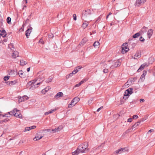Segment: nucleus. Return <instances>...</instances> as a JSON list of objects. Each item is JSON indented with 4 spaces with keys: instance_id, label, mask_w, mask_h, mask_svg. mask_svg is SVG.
Returning a JSON list of instances; mask_svg holds the SVG:
<instances>
[{
    "instance_id": "obj_1",
    "label": "nucleus",
    "mask_w": 155,
    "mask_h": 155,
    "mask_svg": "<svg viewBox=\"0 0 155 155\" xmlns=\"http://www.w3.org/2000/svg\"><path fill=\"white\" fill-rule=\"evenodd\" d=\"M88 144L87 143H84L79 145L77 148L78 150L80 153H85L89 150L87 148Z\"/></svg>"
},
{
    "instance_id": "obj_39",
    "label": "nucleus",
    "mask_w": 155,
    "mask_h": 155,
    "mask_svg": "<svg viewBox=\"0 0 155 155\" xmlns=\"http://www.w3.org/2000/svg\"><path fill=\"white\" fill-rule=\"evenodd\" d=\"M63 128V127L62 126H59L57 128H56V130L57 131H59L61 130Z\"/></svg>"
},
{
    "instance_id": "obj_41",
    "label": "nucleus",
    "mask_w": 155,
    "mask_h": 155,
    "mask_svg": "<svg viewBox=\"0 0 155 155\" xmlns=\"http://www.w3.org/2000/svg\"><path fill=\"white\" fill-rule=\"evenodd\" d=\"M9 78V76H5L4 78V81H6L8 80Z\"/></svg>"
},
{
    "instance_id": "obj_7",
    "label": "nucleus",
    "mask_w": 155,
    "mask_h": 155,
    "mask_svg": "<svg viewBox=\"0 0 155 155\" xmlns=\"http://www.w3.org/2000/svg\"><path fill=\"white\" fill-rule=\"evenodd\" d=\"M120 62L119 60L117 61L114 62L113 65L111 66L110 68L111 69H113L114 68L117 67L118 66H120Z\"/></svg>"
},
{
    "instance_id": "obj_58",
    "label": "nucleus",
    "mask_w": 155,
    "mask_h": 155,
    "mask_svg": "<svg viewBox=\"0 0 155 155\" xmlns=\"http://www.w3.org/2000/svg\"><path fill=\"white\" fill-rule=\"evenodd\" d=\"M52 133H55V132H57V130H56V128H55L54 129L52 130Z\"/></svg>"
},
{
    "instance_id": "obj_30",
    "label": "nucleus",
    "mask_w": 155,
    "mask_h": 155,
    "mask_svg": "<svg viewBox=\"0 0 155 155\" xmlns=\"http://www.w3.org/2000/svg\"><path fill=\"white\" fill-rule=\"evenodd\" d=\"M80 152L78 151V150L77 149L74 152H72V155H78Z\"/></svg>"
},
{
    "instance_id": "obj_14",
    "label": "nucleus",
    "mask_w": 155,
    "mask_h": 155,
    "mask_svg": "<svg viewBox=\"0 0 155 155\" xmlns=\"http://www.w3.org/2000/svg\"><path fill=\"white\" fill-rule=\"evenodd\" d=\"M132 81H133V80H129L127 82H126L125 84H124V87H128L130 85L132 84Z\"/></svg>"
},
{
    "instance_id": "obj_20",
    "label": "nucleus",
    "mask_w": 155,
    "mask_h": 155,
    "mask_svg": "<svg viewBox=\"0 0 155 155\" xmlns=\"http://www.w3.org/2000/svg\"><path fill=\"white\" fill-rule=\"evenodd\" d=\"M142 34L140 33V32H137L133 36V38H136L138 37Z\"/></svg>"
},
{
    "instance_id": "obj_11",
    "label": "nucleus",
    "mask_w": 155,
    "mask_h": 155,
    "mask_svg": "<svg viewBox=\"0 0 155 155\" xmlns=\"http://www.w3.org/2000/svg\"><path fill=\"white\" fill-rule=\"evenodd\" d=\"M32 31V28H30L28 29L25 32V35L27 38H28V37L30 36V35Z\"/></svg>"
},
{
    "instance_id": "obj_32",
    "label": "nucleus",
    "mask_w": 155,
    "mask_h": 155,
    "mask_svg": "<svg viewBox=\"0 0 155 155\" xmlns=\"http://www.w3.org/2000/svg\"><path fill=\"white\" fill-rule=\"evenodd\" d=\"M145 76L143 74H142L139 79V81L142 82L145 79Z\"/></svg>"
},
{
    "instance_id": "obj_9",
    "label": "nucleus",
    "mask_w": 155,
    "mask_h": 155,
    "mask_svg": "<svg viewBox=\"0 0 155 155\" xmlns=\"http://www.w3.org/2000/svg\"><path fill=\"white\" fill-rule=\"evenodd\" d=\"M33 83V82H32V81H29L27 84V86H30L31 85H32L29 88V89H34L35 88H37L38 86H35V85H32V84Z\"/></svg>"
},
{
    "instance_id": "obj_55",
    "label": "nucleus",
    "mask_w": 155,
    "mask_h": 155,
    "mask_svg": "<svg viewBox=\"0 0 155 155\" xmlns=\"http://www.w3.org/2000/svg\"><path fill=\"white\" fill-rule=\"evenodd\" d=\"M132 120V118H129L128 119L127 121L129 122H131Z\"/></svg>"
},
{
    "instance_id": "obj_46",
    "label": "nucleus",
    "mask_w": 155,
    "mask_h": 155,
    "mask_svg": "<svg viewBox=\"0 0 155 155\" xmlns=\"http://www.w3.org/2000/svg\"><path fill=\"white\" fill-rule=\"evenodd\" d=\"M120 150H121V151L122 152V153L123 152H125L126 151V148H121Z\"/></svg>"
},
{
    "instance_id": "obj_51",
    "label": "nucleus",
    "mask_w": 155,
    "mask_h": 155,
    "mask_svg": "<svg viewBox=\"0 0 155 155\" xmlns=\"http://www.w3.org/2000/svg\"><path fill=\"white\" fill-rule=\"evenodd\" d=\"M129 93H127V92H126L125 91L124 93V95L125 96H129Z\"/></svg>"
},
{
    "instance_id": "obj_27",
    "label": "nucleus",
    "mask_w": 155,
    "mask_h": 155,
    "mask_svg": "<svg viewBox=\"0 0 155 155\" xmlns=\"http://www.w3.org/2000/svg\"><path fill=\"white\" fill-rule=\"evenodd\" d=\"M93 45L95 48H97L98 46L99 45V42L97 41H95L94 42Z\"/></svg>"
},
{
    "instance_id": "obj_16",
    "label": "nucleus",
    "mask_w": 155,
    "mask_h": 155,
    "mask_svg": "<svg viewBox=\"0 0 155 155\" xmlns=\"http://www.w3.org/2000/svg\"><path fill=\"white\" fill-rule=\"evenodd\" d=\"M153 33V31L152 29L149 30L147 32V37L149 38H150L151 36L152 35Z\"/></svg>"
},
{
    "instance_id": "obj_19",
    "label": "nucleus",
    "mask_w": 155,
    "mask_h": 155,
    "mask_svg": "<svg viewBox=\"0 0 155 155\" xmlns=\"http://www.w3.org/2000/svg\"><path fill=\"white\" fill-rule=\"evenodd\" d=\"M88 40L86 38H84L82 39L81 42L80 43V45L81 46H82Z\"/></svg>"
},
{
    "instance_id": "obj_31",
    "label": "nucleus",
    "mask_w": 155,
    "mask_h": 155,
    "mask_svg": "<svg viewBox=\"0 0 155 155\" xmlns=\"http://www.w3.org/2000/svg\"><path fill=\"white\" fill-rule=\"evenodd\" d=\"M27 62L24 61L23 60H21L20 62V64L21 66H24L27 64Z\"/></svg>"
},
{
    "instance_id": "obj_3",
    "label": "nucleus",
    "mask_w": 155,
    "mask_h": 155,
    "mask_svg": "<svg viewBox=\"0 0 155 155\" xmlns=\"http://www.w3.org/2000/svg\"><path fill=\"white\" fill-rule=\"evenodd\" d=\"M80 100L79 97H76L72 100L71 103L68 105V107L71 108L74 106Z\"/></svg>"
},
{
    "instance_id": "obj_2",
    "label": "nucleus",
    "mask_w": 155,
    "mask_h": 155,
    "mask_svg": "<svg viewBox=\"0 0 155 155\" xmlns=\"http://www.w3.org/2000/svg\"><path fill=\"white\" fill-rule=\"evenodd\" d=\"M91 14V10L90 9H87L84 11L82 14V18L83 20H84L88 17Z\"/></svg>"
},
{
    "instance_id": "obj_38",
    "label": "nucleus",
    "mask_w": 155,
    "mask_h": 155,
    "mask_svg": "<svg viewBox=\"0 0 155 155\" xmlns=\"http://www.w3.org/2000/svg\"><path fill=\"white\" fill-rule=\"evenodd\" d=\"M11 18L10 17H8L7 19V22L8 24H10L11 23Z\"/></svg>"
},
{
    "instance_id": "obj_45",
    "label": "nucleus",
    "mask_w": 155,
    "mask_h": 155,
    "mask_svg": "<svg viewBox=\"0 0 155 155\" xmlns=\"http://www.w3.org/2000/svg\"><path fill=\"white\" fill-rule=\"evenodd\" d=\"M56 110H57L56 109H53V110H50L49 111V113H50V114L52 113L54 111H55Z\"/></svg>"
},
{
    "instance_id": "obj_63",
    "label": "nucleus",
    "mask_w": 155,
    "mask_h": 155,
    "mask_svg": "<svg viewBox=\"0 0 155 155\" xmlns=\"http://www.w3.org/2000/svg\"><path fill=\"white\" fill-rule=\"evenodd\" d=\"M145 119H144V118H142V119L140 120V122H141V121L143 122V121H145Z\"/></svg>"
},
{
    "instance_id": "obj_52",
    "label": "nucleus",
    "mask_w": 155,
    "mask_h": 155,
    "mask_svg": "<svg viewBox=\"0 0 155 155\" xmlns=\"http://www.w3.org/2000/svg\"><path fill=\"white\" fill-rule=\"evenodd\" d=\"M153 129H151L150 130H149L148 132H147V134H150L151 132H152L153 131Z\"/></svg>"
},
{
    "instance_id": "obj_40",
    "label": "nucleus",
    "mask_w": 155,
    "mask_h": 155,
    "mask_svg": "<svg viewBox=\"0 0 155 155\" xmlns=\"http://www.w3.org/2000/svg\"><path fill=\"white\" fill-rule=\"evenodd\" d=\"M23 73H22V71H19V72H18V74L20 76V77H23V76H22V74H23Z\"/></svg>"
},
{
    "instance_id": "obj_33",
    "label": "nucleus",
    "mask_w": 155,
    "mask_h": 155,
    "mask_svg": "<svg viewBox=\"0 0 155 155\" xmlns=\"http://www.w3.org/2000/svg\"><path fill=\"white\" fill-rule=\"evenodd\" d=\"M16 83V82L15 81H11L10 82H7V84H9L10 85H12L15 84Z\"/></svg>"
},
{
    "instance_id": "obj_43",
    "label": "nucleus",
    "mask_w": 155,
    "mask_h": 155,
    "mask_svg": "<svg viewBox=\"0 0 155 155\" xmlns=\"http://www.w3.org/2000/svg\"><path fill=\"white\" fill-rule=\"evenodd\" d=\"M47 92V90L45 89H43L41 91V92L43 94H45L46 92Z\"/></svg>"
},
{
    "instance_id": "obj_64",
    "label": "nucleus",
    "mask_w": 155,
    "mask_h": 155,
    "mask_svg": "<svg viewBox=\"0 0 155 155\" xmlns=\"http://www.w3.org/2000/svg\"><path fill=\"white\" fill-rule=\"evenodd\" d=\"M49 114H50V113H49V111H48V112H47L45 113V115H48Z\"/></svg>"
},
{
    "instance_id": "obj_42",
    "label": "nucleus",
    "mask_w": 155,
    "mask_h": 155,
    "mask_svg": "<svg viewBox=\"0 0 155 155\" xmlns=\"http://www.w3.org/2000/svg\"><path fill=\"white\" fill-rule=\"evenodd\" d=\"M30 130V127H26L25 128V130L24 131V132H26L28 131H29Z\"/></svg>"
},
{
    "instance_id": "obj_24",
    "label": "nucleus",
    "mask_w": 155,
    "mask_h": 155,
    "mask_svg": "<svg viewBox=\"0 0 155 155\" xmlns=\"http://www.w3.org/2000/svg\"><path fill=\"white\" fill-rule=\"evenodd\" d=\"M88 23L87 22V21H86L83 24L82 27L84 28H85L88 26Z\"/></svg>"
},
{
    "instance_id": "obj_25",
    "label": "nucleus",
    "mask_w": 155,
    "mask_h": 155,
    "mask_svg": "<svg viewBox=\"0 0 155 155\" xmlns=\"http://www.w3.org/2000/svg\"><path fill=\"white\" fill-rule=\"evenodd\" d=\"M140 123V121H138L134 124L132 126L133 128H136L138 126Z\"/></svg>"
},
{
    "instance_id": "obj_13",
    "label": "nucleus",
    "mask_w": 155,
    "mask_h": 155,
    "mask_svg": "<svg viewBox=\"0 0 155 155\" xmlns=\"http://www.w3.org/2000/svg\"><path fill=\"white\" fill-rule=\"evenodd\" d=\"M9 74L12 77H14L17 74V72L16 71L11 70L10 71Z\"/></svg>"
},
{
    "instance_id": "obj_5",
    "label": "nucleus",
    "mask_w": 155,
    "mask_h": 155,
    "mask_svg": "<svg viewBox=\"0 0 155 155\" xmlns=\"http://www.w3.org/2000/svg\"><path fill=\"white\" fill-rule=\"evenodd\" d=\"M127 44L125 43L122 45V53L124 54L126 53L129 50V49L127 47Z\"/></svg>"
},
{
    "instance_id": "obj_49",
    "label": "nucleus",
    "mask_w": 155,
    "mask_h": 155,
    "mask_svg": "<svg viewBox=\"0 0 155 155\" xmlns=\"http://www.w3.org/2000/svg\"><path fill=\"white\" fill-rule=\"evenodd\" d=\"M103 71L104 73H107L108 72V71L107 69H104Z\"/></svg>"
},
{
    "instance_id": "obj_54",
    "label": "nucleus",
    "mask_w": 155,
    "mask_h": 155,
    "mask_svg": "<svg viewBox=\"0 0 155 155\" xmlns=\"http://www.w3.org/2000/svg\"><path fill=\"white\" fill-rule=\"evenodd\" d=\"M138 116L137 115H135L133 116V118L136 119L138 118Z\"/></svg>"
},
{
    "instance_id": "obj_56",
    "label": "nucleus",
    "mask_w": 155,
    "mask_h": 155,
    "mask_svg": "<svg viewBox=\"0 0 155 155\" xmlns=\"http://www.w3.org/2000/svg\"><path fill=\"white\" fill-rule=\"evenodd\" d=\"M54 36L52 34H51L48 35V37L49 38H52Z\"/></svg>"
},
{
    "instance_id": "obj_17",
    "label": "nucleus",
    "mask_w": 155,
    "mask_h": 155,
    "mask_svg": "<svg viewBox=\"0 0 155 155\" xmlns=\"http://www.w3.org/2000/svg\"><path fill=\"white\" fill-rule=\"evenodd\" d=\"M19 53L17 51H14L12 53V57L13 58H16L17 57H18Z\"/></svg>"
},
{
    "instance_id": "obj_18",
    "label": "nucleus",
    "mask_w": 155,
    "mask_h": 155,
    "mask_svg": "<svg viewBox=\"0 0 155 155\" xmlns=\"http://www.w3.org/2000/svg\"><path fill=\"white\" fill-rule=\"evenodd\" d=\"M63 95V94L62 92H59L55 95L54 97L55 98L58 99L60 97H62Z\"/></svg>"
},
{
    "instance_id": "obj_4",
    "label": "nucleus",
    "mask_w": 155,
    "mask_h": 155,
    "mask_svg": "<svg viewBox=\"0 0 155 155\" xmlns=\"http://www.w3.org/2000/svg\"><path fill=\"white\" fill-rule=\"evenodd\" d=\"M147 0H136L134 5L136 7H139L143 5Z\"/></svg>"
},
{
    "instance_id": "obj_53",
    "label": "nucleus",
    "mask_w": 155,
    "mask_h": 155,
    "mask_svg": "<svg viewBox=\"0 0 155 155\" xmlns=\"http://www.w3.org/2000/svg\"><path fill=\"white\" fill-rule=\"evenodd\" d=\"M39 42L42 43V44H43L44 43V42L43 41V40L42 39H41L39 41Z\"/></svg>"
},
{
    "instance_id": "obj_22",
    "label": "nucleus",
    "mask_w": 155,
    "mask_h": 155,
    "mask_svg": "<svg viewBox=\"0 0 155 155\" xmlns=\"http://www.w3.org/2000/svg\"><path fill=\"white\" fill-rule=\"evenodd\" d=\"M15 112H17V109L16 108L14 109L12 111L8 112V113L10 115H14L15 116Z\"/></svg>"
},
{
    "instance_id": "obj_8",
    "label": "nucleus",
    "mask_w": 155,
    "mask_h": 155,
    "mask_svg": "<svg viewBox=\"0 0 155 155\" xmlns=\"http://www.w3.org/2000/svg\"><path fill=\"white\" fill-rule=\"evenodd\" d=\"M29 97L26 95H24L22 97H21L19 98L18 102H21L25 100L28 99Z\"/></svg>"
},
{
    "instance_id": "obj_10",
    "label": "nucleus",
    "mask_w": 155,
    "mask_h": 155,
    "mask_svg": "<svg viewBox=\"0 0 155 155\" xmlns=\"http://www.w3.org/2000/svg\"><path fill=\"white\" fill-rule=\"evenodd\" d=\"M15 116L16 117L19 118H21L22 117V115L20 113L19 110H17V112H15Z\"/></svg>"
},
{
    "instance_id": "obj_36",
    "label": "nucleus",
    "mask_w": 155,
    "mask_h": 155,
    "mask_svg": "<svg viewBox=\"0 0 155 155\" xmlns=\"http://www.w3.org/2000/svg\"><path fill=\"white\" fill-rule=\"evenodd\" d=\"M2 36L3 37H5L6 35V32L5 30H2V31H1Z\"/></svg>"
},
{
    "instance_id": "obj_34",
    "label": "nucleus",
    "mask_w": 155,
    "mask_h": 155,
    "mask_svg": "<svg viewBox=\"0 0 155 155\" xmlns=\"http://www.w3.org/2000/svg\"><path fill=\"white\" fill-rule=\"evenodd\" d=\"M132 130L131 128H130V129H128V130H126L125 132L123 134V135H125L127 133H128L129 132H131Z\"/></svg>"
},
{
    "instance_id": "obj_50",
    "label": "nucleus",
    "mask_w": 155,
    "mask_h": 155,
    "mask_svg": "<svg viewBox=\"0 0 155 155\" xmlns=\"http://www.w3.org/2000/svg\"><path fill=\"white\" fill-rule=\"evenodd\" d=\"M140 40L141 41H144V38L142 37H141L140 38Z\"/></svg>"
},
{
    "instance_id": "obj_28",
    "label": "nucleus",
    "mask_w": 155,
    "mask_h": 155,
    "mask_svg": "<svg viewBox=\"0 0 155 155\" xmlns=\"http://www.w3.org/2000/svg\"><path fill=\"white\" fill-rule=\"evenodd\" d=\"M43 137V136H40V138H38L37 137V135L36 134V137L33 139V140L35 141L38 140H39L40 139H41Z\"/></svg>"
},
{
    "instance_id": "obj_37",
    "label": "nucleus",
    "mask_w": 155,
    "mask_h": 155,
    "mask_svg": "<svg viewBox=\"0 0 155 155\" xmlns=\"http://www.w3.org/2000/svg\"><path fill=\"white\" fill-rule=\"evenodd\" d=\"M122 153V152L121 151L120 149H118L114 152V154H117L118 153Z\"/></svg>"
},
{
    "instance_id": "obj_59",
    "label": "nucleus",
    "mask_w": 155,
    "mask_h": 155,
    "mask_svg": "<svg viewBox=\"0 0 155 155\" xmlns=\"http://www.w3.org/2000/svg\"><path fill=\"white\" fill-rule=\"evenodd\" d=\"M51 88L50 87H46L45 88V89H46V90H47V91L49 89Z\"/></svg>"
},
{
    "instance_id": "obj_21",
    "label": "nucleus",
    "mask_w": 155,
    "mask_h": 155,
    "mask_svg": "<svg viewBox=\"0 0 155 155\" xmlns=\"http://www.w3.org/2000/svg\"><path fill=\"white\" fill-rule=\"evenodd\" d=\"M86 81V80H83L82 81H81L79 83L77 84H76L75 86H74V87H79V86H80L83 83H84V82L85 81Z\"/></svg>"
},
{
    "instance_id": "obj_35",
    "label": "nucleus",
    "mask_w": 155,
    "mask_h": 155,
    "mask_svg": "<svg viewBox=\"0 0 155 155\" xmlns=\"http://www.w3.org/2000/svg\"><path fill=\"white\" fill-rule=\"evenodd\" d=\"M132 89L131 88H129L127 90L125 91L129 93L130 94H131L132 93Z\"/></svg>"
},
{
    "instance_id": "obj_44",
    "label": "nucleus",
    "mask_w": 155,
    "mask_h": 155,
    "mask_svg": "<svg viewBox=\"0 0 155 155\" xmlns=\"http://www.w3.org/2000/svg\"><path fill=\"white\" fill-rule=\"evenodd\" d=\"M101 16H100L97 18V20L96 21L97 22V21H100L101 19Z\"/></svg>"
},
{
    "instance_id": "obj_23",
    "label": "nucleus",
    "mask_w": 155,
    "mask_h": 155,
    "mask_svg": "<svg viewBox=\"0 0 155 155\" xmlns=\"http://www.w3.org/2000/svg\"><path fill=\"white\" fill-rule=\"evenodd\" d=\"M147 29V27H143L141 30L140 31V33L142 34V33H143L144 32H146Z\"/></svg>"
},
{
    "instance_id": "obj_47",
    "label": "nucleus",
    "mask_w": 155,
    "mask_h": 155,
    "mask_svg": "<svg viewBox=\"0 0 155 155\" xmlns=\"http://www.w3.org/2000/svg\"><path fill=\"white\" fill-rule=\"evenodd\" d=\"M73 19L74 20H77L76 15L75 14H74L73 15Z\"/></svg>"
},
{
    "instance_id": "obj_12",
    "label": "nucleus",
    "mask_w": 155,
    "mask_h": 155,
    "mask_svg": "<svg viewBox=\"0 0 155 155\" xmlns=\"http://www.w3.org/2000/svg\"><path fill=\"white\" fill-rule=\"evenodd\" d=\"M148 66V64L147 63H143L141 65L140 68L137 70V71L138 72L142 70L145 67L147 66Z\"/></svg>"
},
{
    "instance_id": "obj_15",
    "label": "nucleus",
    "mask_w": 155,
    "mask_h": 155,
    "mask_svg": "<svg viewBox=\"0 0 155 155\" xmlns=\"http://www.w3.org/2000/svg\"><path fill=\"white\" fill-rule=\"evenodd\" d=\"M82 68V67L81 66H78L77 67L75 68H74V70L72 71L73 73H74V74H76Z\"/></svg>"
},
{
    "instance_id": "obj_48",
    "label": "nucleus",
    "mask_w": 155,
    "mask_h": 155,
    "mask_svg": "<svg viewBox=\"0 0 155 155\" xmlns=\"http://www.w3.org/2000/svg\"><path fill=\"white\" fill-rule=\"evenodd\" d=\"M30 127V130L32 129H34L36 127V126H32L29 127Z\"/></svg>"
},
{
    "instance_id": "obj_29",
    "label": "nucleus",
    "mask_w": 155,
    "mask_h": 155,
    "mask_svg": "<svg viewBox=\"0 0 155 155\" xmlns=\"http://www.w3.org/2000/svg\"><path fill=\"white\" fill-rule=\"evenodd\" d=\"M42 79L43 80V81L44 80V77L43 76H39L37 79L36 80V81H40Z\"/></svg>"
},
{
    "instance_id": "obj_60",
    "label": "nucleus",
    "mask_w": 155,
    "mask_h": 155,
    "mask_svg": "<svg viewBox=\"0 0 155 155\" xmlns=\"http://www.w3.org/2000/svg\"><path fill=\"white\" fill-rule=\"evenodd\" d=\"M147 72L146 71H143V74H143L145 76V75L147 74Z\"/></svg>"
},
{
    "instance_id": "obj_62",
    "label": "nucleus",
    "mask_w": 155,
    "mask_h": 155,
    "mask_svg": "<svg viewBox=\"0 0 155 155\" xmlns=\"http://www.w3.org/2000/svg\"><path fill=\"white\" fill-rule=\"evenodd\" d=\"M140 102H143L144 101V99H141L140 100Z\"/></svg>"
},
{
    "instance_id": "obj_26",
    "label": "nucleus",
    "mask_w": 155,
    "mask_h": 155,
    "mask_svg": "<svg viewBox=\"0 0 155 155\" xmlns=\"http://www.w3.org/2000/svg\"><path fill=\"white\" fill-rule=\"evenodd\" d=\"M53 79V78L52 76H50L48 79H47L46 81V82L47 83H49L50 82H51V81Z\"/></svg>"
},
{
    "instance_id": "obj_61",
    "label": "nucleus",
    "mask_w": 155,
    "mask_h": 155,
    "mask_svg": "<svg viewBox=\"0 0 155 155\" xmlns=\"http://www.w3.org/2000/svg\"><path fill=\"white\" fill-rule=\"evenodd\" d=\"M73 74H74V73H73V72H72L71 73H70L69 74V76L71 77L73 75Z\"/></svg>"
},
{
    "instance_id": "obj_6",
    "label": "nucleus",
    "mask_w": 155,
    "mask_h": 155,
    "mask_svg": "<svg viewBox=\"0 0 155 155\" xmlns=\"http://www.w3.org/2000/svg\"><path fill=\"white\" fill-rule=\"evenodd\" d=\"M141 56V53L140 51H138L134 55V56H132V58L134 59H137L139 58Z\"/></svg>"
},
{
    "instance_id": "obj_57",
    "label": "nucleus",
    "mask_w": 155,
    "mask_h": 155,
    "mask_svg": "<svg viewBox=\"0 0 155 155\" xmlns=\"http://www.w3.org/2000/svg\"><path fill=\"white\" fill-rule=\"evenodd\" d=\"M103 108V107H102V106L101 107H100L98 109H97V112L99 111L101 109H102Z\"/></svg>"
}]
</instances>
